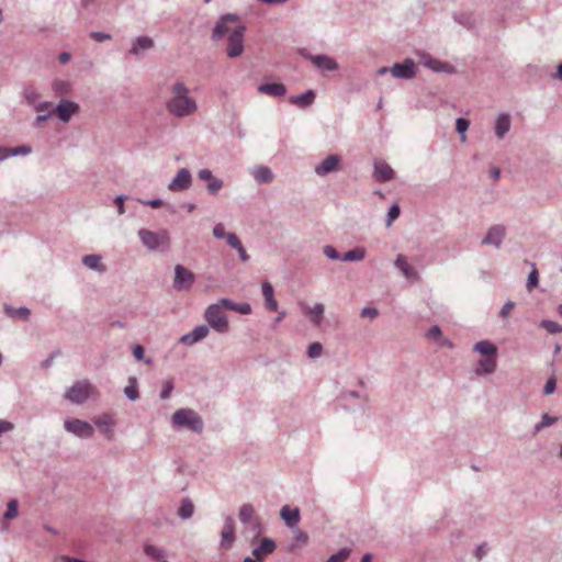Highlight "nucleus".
<instances>
[{"instance_id": "42", "label": "nucleus", "mask_w": 562, "mask_h": 562, "mask_svg": "<svg viewBox=\"0 0 562 562\" xmlns=\"http://www.w3.org/2000/svg\"><path fill=\"white\" fill-rule=\"evenodd\" d=\"M557 420H558L557 417H552L547 413L542 414L540 423H538L535 426V429H533L535 434L541 431L546 427L552 426L553 424L557 423Z\"/></svg>"}, {"instance_id": "19", "label": "nucleus", "mask_w": 562, "mask_h": 562, "mask_svg": "<svg viewBox=\"0 0 562 562\" xmlns=\"http://www.w3.org/2000/svg\"><path fill=\"white\" fill-rule=\"evenodd\" d=\"M210 331L209 326L206 325H200L196 326L194 329H192L190 333L184 334L180 337V342L192 346L196 344L198 341H201L204 339Z\"/></svg>"}, {"instance_id": "51", "label": "nucleus", "mask_w": 562, "mask_h": 562, "mask_svg": "<svg viewBox=\"0 0 562 562\" xmlns=\"http://www.w3.org/2000/svg\"><path fill=\"white\" fill-rule=\"evenodd\" d=\"M23 95L29 104H35L40 98V94L31 86L24 88Z\"/></svg>"}, {"instance_id": "1", "label": "nucleus", "mask_w": 562, "mask_h": 562, "mask_svg": "<svg viewBox=\"0 0 562 562\" xmlns=\"http://www.w3.org/2000/svg\"><path fill=\"white\" fill-rule=\"evenodd\" d=\"M166 109L176 117H186L193 114L196 109V102L189 95L187 86L178 81L171 87V98L166 103Z\"/></svg>"}, {"instance_id": "57", "label": "nucleus", "mask_w": 562, "mask_h": 562, "mask_svg": "<svg viewBox=\"0 0 562 562\" xmlns=\"http://www.w3.org/2000/svg\"><path fill=\"white\" fill-rule=\"evenodd\" d=\"M144 353H145V350H144V347L140 346V345H135L133 347V356L135 357L136 360L138 361H145L146 363H150L151 360L150 359H146L145 360V357H144Z\"/></svg>"}, {"instance_id": "22", "label": "nucleus", "mask_w": 562, "mask_h": 562, "mask_svg": "<svg viewBox=\"0 0 562 562\" xmlns=\"http://www.w3.org/2000/svg\"><path fill=\"white\" fill-rule=\"evenodd\" d=\"M497 368L496 357H484L476 362L474 373L477 376L488 375L495 372Z\"/></svg>"}, {"instance_id": "37", "label": "nucleus", "mask_w": 562, "mask_h": 562, "mask_svg": "<svg viewBox=\"0 0 562 562\" xmlns=\"http://www.w3.org/2000/svg\"><path fill=\"white\" fill-rule=\"evenodd\" d=\"M4 311L7 315H9L10 317H15L24 321H26L31 315V311L25 306L15 308L10 305H4Z\"/></svg>"}, {"instance_id": "64", "label": "nucleus", "mask_w": 562, "mask_h": 562, "mask_svg": "<svg viewBox=\"0 0 562 562\" xmlns=\"http://www.w3.org/2000/svg\"><path fill=\"white\" fill-rule=\"evenodd\" d=\"M55 562H88V561L79 559V558H74V557L63 554V555L57 557L55 559Z\"/></svg>"}, {"instance_id": "15", "label": "nucleus", "mask_w": 562, "mask_h": 562, "mask_svg": "<svg viewBox=\"0 0 562 562\" xmlns=\"http://www.w3.org/2000/svg\"><path fill=\"white\" fill-rule=\"evenodd\" d=\"M236 539L235 536V522L232 516H226L224 526L221 532V547L228 549L232 547Z\"/></svg>"}, {"instance_id": "59", "label": "nucleus", "mask_w": 562, "mask_h": 562, "mask_svg": "<svg viewBox=\"0 0 562 562\" xmlns=\"http://www.w3.org/2000/svg\"><path fill=\"white\" fill-rule=\"evenodd\" d=\"M224 239H226L227 244L232 248H234V249L240 248L241 241L235 233H227V236Z\"/></svg>"}, {"instance_id": "53", "label": "nucleus", "mask_w": 562, "mask_h": 562, "mask_svg": "<svg viewBox=\"0 0 562 562\" xmlns=\"http://www.w3.org/2000/svg\"><path fill=\"white\" fill-rule=\"evenodd\" d=\"M323 352V346L319 342H313L307 348V356L312 359L318 358Z\"/></svg>"}, {"instance_id": "54", "label": "nucleus", "mask_w": 562, "mask_h": 562, "mask_svg": "<svg viewBox=\"0 0 562 562\" xmlns=\"http://www.w3.org/2000/svg\"><path fill=\"white\" fill-rule=\"evenodd\" d=\"M324 255L330 260H341V255L337 251V249L331 245H326L323 248Z\"/></svg>"}, {"instance_id": "58", "label": "nucleus", "mask_w": 562, "mask_h": 562, "mask_svg": "<svg viewBox=\"0 0 562 562\" xmlns=\"http://www.w3.org/2000/svg\"><path fill=\"white\" fill-rule=\"evenodd\" d=\"M557 387V379L554 375L550 376L543 387V393L546 395L552 394L555 391Z\"/></svg>"}, {"instance_id": "61", "label": "nucleus", "mask_w": 562, "mask_h": 562, "mask_svg": "<svg viewBox=\"0 0 562 562\" xmlns=\"http://www.w3.org/2000/svg\"><path fill=\"white\" fill-rule=\"evenodd\" d=\"M90 36H91V38H93L95 42H99V43L110 41L112 38V36L110 34L104 33V32H97V31L91 32Z\"/></svg>"}, {"instance_id": "14", "label": "nucleus", "mask_w": 562, "mask_h": 562, "mask_svg": "<svg viewBox=\"0 0 562 562\" xmlns=\"http://www.w3.org/2000/svg\"><path fill=\"white\" fill-rule=\"evenodd\" d=\"M506 236V227L503 224H496L488 228L485 237L482 239V245L494 246L499 248Z\"/></svg>"}, {"instance_id": "60", "label": "nucleus", "mask_w": 562, "mask_h": 562, "mask_svg": "<svg viewBox=\"0 0 562 562\" xmlns=\"http://www.w3.org/2000/svg\"><path fill=\"white\" fill-rule=\"evenodd\" d=\"M361 317H367L370 319H374L379 315V311L375 307L367 306L361 310Z\"/></svg>"}, {"instance_id": "45", "label": "nucleus", "mask_w": 562, "mask_h": 562, "mask_svg": "<svg viewBox=\"0 0 562 562\" xmlns=\"http://www.w3.org/2000/svg\"><path fill=\"white\" fill-rule=\"evenodd\" d=\"M540 326L544 328L549 334L562 333V325L554 321L543 319L541 321Z\"/></svg>"}, {"instance_id": "23", "label": "nucleus", "mask_w": 562, "mask_h": 562, "mask_svg": "<svg viewBox=\"0 0 562 562\" xmlns=\"http://www.w3.org/2000/svg\"><path fill=\"white\" fill-rule=\"evenodd\" d=\"M280 516L288 527L296 528L301 518L300 508L284 505L280 510Z\"/></svg>"}, {"instance_id": "6", "label": "nucleus", "mask_w": 562, "mask_h": 562, "mask_svg": "<svg viewBox=\"0 0 562 562\" xmlns=\"http://www.w3.org/2000/svg\"><path fill=\"white\" fill-rule=\"evenodd\" d=\"M195 282L192 271L182 265L175 267L173 289L177 291H189Z\"/></svg>"}, {"instance_id": "10", "label": "nucleus", "mask_w": 562, "mask_h": 562, "mask_svg": "<svg viewBox=\"0 0 562 562\" xmlns=\"http://www.w3.org/2000/svg\"><path fill=\"white\" fill-rule=\"evenodd\" d=\"M192 175L188 168L178 170L176 177L169 182L168 190L171 192H181L191 188Z\"/></svg>"}, {"instance_id": "27", "label": "nucleus", "mask_w": 562, "mask_h": 562, "mask_svg": "<svg viewBox=\"0 0 562 562\" xmlns=\"http://www.w3.org/2000/svg\"><path fill=\"white\" fill-rule=\"evenodd\" d=\"M510 126H512V121H510L509 114L508 113L498 114V116L496 117V121H495V125H494L496 138L499 140L503 139L505 137V135L509 132Z\"/></svg>"}, {"instance_id": "41", "label": "nucleus", "mask_w": 562, "mask_h": 562, "mask_svg": "<svg viewBox=\"0 0 562 562\" xmlns=\"http://www.w3.org/2000/svg\"><path fill=\"white\" fill-rule=\"evenodd\" d=\"M324 310H325V307H324V304H322V303H317L313 307L308 308V313L313 315L311 321L314 325H316V326L321 325Z\"/></svg>"}, {"instance_id": "46", "label": "nucleus", "mask_w": 562, "mask_h": 562, "mask_svg": "<svg viewBox=\"0 0 562 562\" xmlns=\"http://www.w3.org/2000/svg\"><path fill=\"white\" fill-rule=\"evenodd\" d=\"M18 508H19L18 499H15V498L10 499L7 505V510L3 514V518L8 519V520L15 518L18 516Z\"/></svg>"}, {"instance_id": "39", "label": "nucleus", "mask_w": 562, "mask_h": 562, "mask_svg": "<svg viewBox=\"0 0 562 562\" xmlns=\"http://www.w3.org/2000/svg\"><path fill=\"white\" fill-rule=\"evenodd\" d=\"M194 513V505L189 498H183L181 501L180 507L178 509V516L181 519H189L192 517Z\"/></svg>"}, {"instance_id": "28", "label": "nucleus", "mask_w": 562, "mask_h": 562, "mask_svg": "<svg viewBox=\"0 0 562 562\" xmlns=\"http://www.w3.org/2000/svg\"><path fill=\"white\" fill-rule=\"evenodd\" d=\"M315 98H316V94H315L314 90L308 89L304 93H301L297 95H291L289 98V102L293 105L301 108V109H305L314 103Z\"/></svg>"}, {"instance_id": "35", "label": "nucleus", "mask_w": 562, "mask_h": 562, "mask_svg": "<svg viewBox=\"0 0 562 562\" xmlns=\"http://www.w3.org/2000/svg\"><path fill=\"white\" fill-rule=\"evenodd\" d=\"M82 263L91 269V270H95V271H104V267L102 266L101 263V256L100 255H86L82 257Z\"/></svg>"}, {"instance_id": "3", "label": "nucleus", "mask_w": 562, "mask_h": 562, "mask_svg": "<svg viewBox=\"0 0 562 562\" xmlns=\"http://www.w3.org/2000/svg\"><path fill=\"white\" fill-rule=\"evenodd\" d=\"M137 235L144 247L150 251L165 252L170 247V237L167 231L153 232L142 228Z\"/></svg>"}, {"instance_id": "47", "label": "nucleus", "mask_w": 562, "mask_h": 562, "mask_svg": "<svg viewBox=\"0 0 562 562\" xmlns=\"http://www.w3.org/2000/svg\"><path fill=\"white\" fill-rule=\"evenodd\" d=\"M400 214H401L400 205L397 203L392 204L390 206L387 215H386V221H385L386 227H390L393 224V222L400 216Z\"/></svg>"}, {"instance_id": "11", "label": "nucleus", "mask_w": 562, "mask_h": 562, "mask_svg": "<svg viewBox=\"0 0 562 562\" xmlns=\"http://www.w3.org/2000/svg\"><path fill=\"white\" fill-rule=\"evenodd\" d=\"M390 72L398 79H413L416 77V65L413 59L407 58L403 63H396L390 67Z\"/></svg>"}, {"instance_id": "29", "label": "nucleus", "mask_w": 562, "mask_h": 562, "mask_svg": "<svg viewBox=\"0 0 562 562\" xmlns=\"http://www.w3.org/2000/svg\"><path fill=\"white\" fill-rule=\"evenodd\" d=\"M250 173L259 184L270 183L274 178L272 170L262 165L255 166Z\"/></svg>"}, {"instance_id": "13", "label": "nucleus", "mask_w": 562, "mask_h": 562, "mask_svg": "<svg viewBox=\"0 0 562 562\" xmlns=\"http://www.w3.org/2000/svg\"><path fill=\"white\" fill-rule=\"evenodd\" d=\"M419 63L425 66L426 68L431 69L435 72H447L452 74L454 71V68L449 65L448 63L440 61L432 56H430L427 53H420L419 54Z\"/></svg>"}, {"instance_id": "8", "label": "nucleus", "mask_w": 562, "mask_h": 562, "mask_svg": "<svg viewBox=\"0 0 562 562\" xmlns=\"http://www.w3.org/2000/svg\"><path fill=\"white\" fill-rule=\"evenodd\" d=\"M300 55L303 58L312 61L313 65L321 70L336 71L339 68L338 63L328 55H312L305 48L300 50Z\"/></svg>"}, {"instance_id": "49", "label": "nucleus", "mask_w": 562, "mask_h": 562, "mask_svg": "<svg viewBox=\"0 0 562 562\" xmlns=\"http://www.w3.org/2000/svg\"><path fill=\"white\" fill-rule=\"evenodd\" d=\"M349 548H341L337 553L329 557L326 562H345L350 555Z\"/></svg>"}, {"instance_id": "32", "label": "nucleus", "mask_w": 562, "mask_h": 562, "mask_svg": "<svg viewBox=\"0 0 562 562\" xmlns=\"http://www.w3.org/2000/svg\"><path fill=\"white\" fill-rule=\"evenodd\" d=\"M473 350L484 357H497V348L488 340H481L473 346Z\"/></svg>"}, {"instance_id": "16", "label": "nucleus", "mask_w": 562, "mask_h": 562, "mask_svg": "<svg viewBox=\"0 0 562 562\" xmlns=\"http://www.w3.org/2000/svg\"><path fill=\"white\" fill-rule=\"evenodd\" d=\"M373 168V178L379 182H387L395 177L393 168L383 160L374 161Z\"/></svg>"}, {"instance_id": "40", "label": "nucleus", "mask_w": 562, "mask_h": 562, "mask_svg": "<svg viewBox=\"0 0 562 562\" xmlns=\"http://www.w3.org/2000/svg\"><path fill=\"white\" fill-rule=\"evenodd\" d=\"M255 515V508L251 504H244L239 508L238 518L241 524L247 525L250 522L251 518Z\"/></svg>"}, {"instance_id": "63", "label": "nucleus", "mask_w": 562, "mask_h": 562, "mask_svg": "<svg viewBox=\"0 0 562 562\" xmlns=\"http://www.w3.org/2000/svg\"><path fill=\"white\" fill-rule=\"evenodd\" d=\"M213 235L215 238L224 239L227 236L225 233L224 225L218 223L213 227Z\"/></svg>"}, {"instance_id": "43", "label": "nucleus", "mask_w": 562, "mask_h": 562, "mask_svg": "<svg viewBox=\"0 0 562 562\" xmlns=\"http://www.w3.org/2000/svg\"><path fill=\"white\" fill-rule=\"evenodd\" d=\"M52 88L57 94H67L70 91V83L66 80L55 79Z\"/></svg>"}, {"instance_id": "50", "label": "nucleus", "mask_w": 562, "mask_h": 562, "mask_svg": "<svg viewBox=\"0 0 562 562\" xmlns=\"http://www.w3.org/2000/svg\"><path fill=\"white\" fill-rule=\"evenodd\" d=\"M539 283V272L535 265H532V270L530 271L528 279H527V289L528 291H531L533 288H536Z\"/></svg>"}, {"instance_id": "4", "label": "nucleus", "mask_w": 562, "mask_h": 562, "mask_svg": "<svg viewBox=\"0 0 562 562\" xmlns=\"http://www.w3.org/2000/svg\"><path fill=\"white\" fill-rule=\"evenodd\" d=\"M223 310L225 306L221 304V300L214 304H211L204 313V317L209 323L210 327L220 334H225L229 329V324Z\"/></svg>"}, {"instance_id": "21", "label": "nucleus", "mask_w": 562, "mask_h": 562, "mask_svg": "<svg viewBox=\"0 0 562 562\" xmlns=\"http://www.w3.org/2000/svg\"><path fill=\"white\" fill-rule=\"evenodd\" d=\"M238 20V16L233 13H227L223 15L215 24L213 32H212V40L218 41L221 40L225 33L228 32L227 23L228 22H235Z\"/></svg>"}, {"instance_id": "12", "label": "nucleus", "mask_w": 562, "mask_h": 562, "mask_svg": "<svg viewBox=\"0 0 562 562\" xmlns=\"http://www.w3.org/2000/svg\"><path fill=\"white\" fill-rule=\"evenodd\" d=\"M78 111H79V104L74 101L66 100V99H61L57 103V105L53 109V112L56 113L57 117L63 123H68L70 121L71 116L75 115L76 113H78Z\"/></svg>"}, {"instance_id": "25", "label": "nucleus", "mask_w": 562, "mask_h": 562, "mask_svg": "<svg viewBox=\"0 0 562 562\" xmlns=\"http://www.w3.org/2000/svg\"><path fill=\"white\" fill-rule=\"evenodd\" d=\"M261 292L265 299V307L270 312H277L279 308V304L274 299V289L272 284L268 281H265L261 284Z\"/></svg>"}, {"instance_id": "62", "label": "nucleus", "mask_w": 562, "mask_h": 562, "mask_svg": "<svg viewBox=\"0 0 562 562\" xmlns=\"http://www.w3.org/2000/svg\"><path fill=\"white\" fill-rule=\"evenodd\" d=\"M127 199V195H124V194H120L117 195L115 199H114V203L117 207V213L120 215L124 214L125 213V206H124V202L125 200Z\"/></svg>"}, {"instance_id": "26", "label": "nucleus", "mask_w": 562, "mask_h": 562, "mask_svg": "<svg viewBox=\"0 0 562 562\" xmlns=\"http://www.w3.org/2000/svg\"><path fill=\"white\" fill-rule=\"evenodd\" d=\"M394 266L397 268L406 279L417 280L419 278L418 272L412 267L404 255L398 254L394 260Z\"/></svg>"}, {"instance_id": "7", "label": "nucleus", "mask_w": 562, "mask_h": 562, "mask_svg": "<svg viewBox=\"0 0 562 562\" xmlns=\"http://www.w3.org/2000/svg\"><path fill=\"white\" fill-rule=\"evenodd\" d=\"M65 429L82 439H89L93 436L94 429L91 424L86 420L71 418L64 422Z\"/></svg>"}, {"instance_id": "55", "label": "nucleus", "mask_w": 562, "mask_h": 562, "mask_svg": "<svg viewBox=\"0 0 562 562\" xmlns=\"http://www.w3.org/2000/svg\"><path fill=\"white\" fill-rule=\"evenodd\" d=\"M32 151L31 146L22 145L14 148H10V154L12 156H25Z\"/></svg>"}, {"instance_id": "24", "label": "nucleus", "mask_w": 562, "mask_h": 562, "mask_svg": "<svg viewBox=\"0 0 562 562\" xmlns=\"http://www.w3.org/2000/svg\"><path fill=\"white\" fill-rule=\"evenodd\" d=\"M155 42L149 36H138L132 44V47L128 50L130 55L139 56L142 53L146 50H150L154 48Z\"/></svg>"}, {"instance_id": "9", "label": "nucleus", "mask_w": 562, "mask_h": 562, "mask_svg": "<svg viewBox=\"0 0 562 562\" xmlns=\"http://www.w3.org/2000/svg\"><path fill=\"white\" fill-rule=\"evenodd\" d=\"M91 384L88 381H78L65 394V397L75 404L85 403L90 396Z\"/></svg>"}, {"instance_id": "31", "label": "nucleus", "mask_w": 562, "mask_h": 562, "mask_svg": "<svg viewBox=\"0 0 562 562\" xmlns=\"http://www.w3.org/2000/svg\"><path fill=\"white\" fill-rule=\"evenodd\" d=\"M221 304L225 306V310L234 311L240 313L243 315H248L251 313V306L249 303H235L231 299H221Z\"/></svg>"}, {"instance_id": "33", "label": "nucleus", "mask_w": 562, "mask_h": 562, "mask_svg": "<svg viewBox=\"0 0 562 562\" xmlns=\"http://www.w3.org/2000/svg\"><path fill=\"white\" fill-rule=\"evenodd\" d=\"M144 553L147 558L155 561H162L166 560L167 553L164 549L158 548L154 544L147 543L144 546Z\"/></svg>"}, {"instance_id": "34", "label": "nucleus", "mask_w": 562, "mask_h": 562, "mask_svg": "<svg viewBox=\"0 0 562 562\" xmlns=\"http://www.w3.org/2000/svg\"><path fill=\"white\" fill-rule=\"evenodd\" d=\"M453 20L468 30L475 26V18L470 12L453 13Z\"/></svg>"}, {"instance_id": "18", "label": "nucleus", "mask_w": 562, "mask_h": 562, "mask_svg": "<svg viewBox=\"0 0 562 562\" xmlns=\"http://www.w3.org/2000/svg\"><path fill=\"white\" fill-rule=\"evenodd\" d=\"M341 158L338 155H329L315 167L314 171L317 176L325 177L337 170Z\"/></svg>"}, {"instance_id": "44", "label": "nucleus", "mask_w": 562, "mask_h": 562, "mask_svg": "<svg viewBox=\"0 0 562 562\" xmlns=\"http://www.w3.org/2000/svg\"><path fill=\"white\" fill-rule=\"evenodd\" d=\"M94 424L105 435H111L112 434V430H111L112 420H111L110 417L103 416V417L95 418L94 419Z\"/></svg>"}, {"instance_id": "17", "label": "nucleus", "mask_w": 562, "mask_h": 562, "mask_svg": "<svg viewBox=\"0 0 562 562\" xmlns=\"http://www.w3.org/2000/svg\"><path fill=\"white\" fill-rule=\"evenodd\" d=\"M198 177L200 180L207 182L206 189L212 195L217 194L224 186L223 180L215 178L210 169H201Z\"/></svg>"}, {"instance_id": "30", "label": "nucleus", "mask_w": 562, "mask_h": 562, "mask_svg": "<svg viewBox=\"0 0 562 562\" xmlns=\"http://www.w3.org/2000/svg\"><path fill=\"white\" fill-rule=\"evenodd\" d=\"M260 93L269 94L274 98H281L285 94L286 88L283 83L271 82L262 83L258 87Z\"/></svg>"}, {"instance_id": "20", "label": "nucleus", "mask_w": 562, "mask_h": 562, "mask_svg": "<svg viewBox=\"0 0 562 562\" xmlns=\"http://www.w3.org/2000/svg\"><path fill=\"white\" fill-rule=\"evenodd\" d=\"M277 548L276 541L271 538H263L259 546L252 549V555L257 558L258 561L263 562V560L270 555Z\"/></svg>"}, {"instance_id": "38", "label": "nucleus", "mask_w": 562, "mask_h": 562, "mask_svg": "<svg viewBox=\"0 0 562 562\" xmlns=\"http://www.w3.org/2000/svg\"><path fill=\"white\" fill-rule=\"evenodd\" d=\"M125 396L135 402L139 397L138 389H137V379L135 376H131L128 379V384L124 387Z\"/></svg>"}, {"instance_id": "48", "label": "nucleus", "mask_w": 562, "mask_h": 562, "mask_svg": "<svg viewBox=\"0 0 562 562\" xmlns=\"http://www.w3.org/2000/svg\"><path fill=\"white\" fill-rule=\"evenodd\" d=\"M470 126V122L464 117H458L456 121V130L461 135V140L465 142L467 136L465 132L468 131Z\"/></svg>"}, {"instance_id": "36", "label": "nucleus", "mask_w": 562, "mask_h": 562, "mask_svg": "<svg viewBox=\"0 0 562 562\" xmlns=\"http://www.w3.org/2000/svg\"><path fill=\"white\" fill-rule=\"evenodd\" d=\"M366 257V248L364 247H355L351 250L346 251L341 255V261H361Z\"/></svg>"}, {"instance_id": "2", "label": "nucleus", "mask_w": 562, "mask_h": 562, "mask_svg": "<svg viewBox=\"0 0 562 562\" xmlns=\"http://www.w3.org/2000/svg\"><path fill=\"white\" fill-rule=\"evenodd\" d=\"M175 429H188L201 434L204 429L203 418L192 408H179L171 416Z\"/></svg>"}, {"instance_id": "52", "label": "nucleus", "mask_w": 562, "mask_h": 562, "mask_svg": "<svg viewBox=\"0 0 562 562\" xmlns=\"http://www.w3.org/2000/svg\"><path fill=\"white\" fill-rule=\"evenodd\" d=\"M349 397L351 398H360L361 400V403H360V406L362 408H364V406L367 405V402H368V398L367 396H361L358 392L356 391H346V392H342L341 393V398L344 401H347Z\"/></svg>"}, {"instance_id": "5", "label": "nucleus", "mask_w": 562, "mask_h": 562, "mask_svg": "<svg viewBox=\"0 0 562 562\" xmlns=\"http://www.w3.org/2000/svg\"><path fill=\"white\" fill-rule=\"evenodd\" d=\"M246 32L245 25H238L234 31H232L228 35V44H227V56L229 58L239 57L244 52V35Z\"/></svg>"}, {"instance_id": "56", "label": "nucleus", "mask_w": 562, "mask_h": 562, "mask_svg": "<svg viewBox=\"0 0 562 562\" xmlns=\"http://www.w3.org/2000/svg\"><path fill=\"white\" fill-rule=\"evenodd\" d=\"M173 387H175L173 382L171 380L167 381L164 384L162 390L160 391V394H159L160 398L164 401L168 400L171 395Z\"/></svg>"}]
</instances>
